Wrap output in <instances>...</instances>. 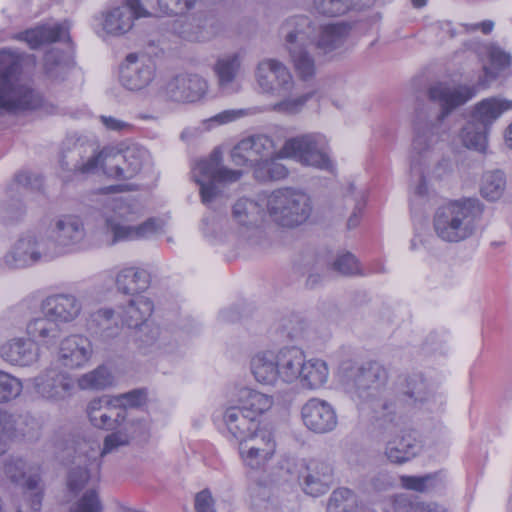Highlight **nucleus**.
I'll return each instance as SVG.
<instances>
[{
    "instance_id": "obj_1",
    "label": "nucleus",
    "mask_w": 512,
    "mask_h": 512,
    "mask_svg": "<svg viewBox=\"0 0 512 512\" xmlns=\"http://www.w3.org/2000/svg\"><path fill=\"white\" fill-rule=\"evenodd\" d=\"M483 72L476 86L436 82L427 89L428 100L439 107V112L435 115L426 114L422 110L417 113L410 152L411 170L417 174L419 181L414 189L416 195L423 197L427 194L426 180L420 167L443 141V136L446 134L442 129L443 120L454 109L473 98L479 89L488 88L497 77V73L486 66Z\"/></svg>"
},
{
    "instance_id": "obj_2",
    "label": "nucleus",
    "mask_w": 512,
    "mask_h": 512,
    "mask_svg": "<svg viewBox=\"0 0 512 512\" xmlns=\"http://www.w3.org/2000/svg\"><path fill=\"white\" fill-rule=\"evenodd\" d=\"M88 150L93 151L91 145L79 140L67 147L60 160L63 170L74 174L94 173L100 166L104 173L116 179H130L141 171L149 160V152L139 146L128 147L123 153H113L104 149L85 159Z\"/></svg>"
},
{
    "instance_id": "obj_3",
    "label": "nucleus",
    "mask_w": 512,
    "mask_h": 512,
    "mask_svg": "<svg viewBox=\"0 0 512 512\" xmlns=\"http://www.w3.org/2000/svg\"><path fill=\"white\" fill-rule=\"evenodd\" d=\"M388 381V371L377 361H368L352 367L344 385L358 409L363 413L374 412L381 414L385 429L396 431L400 418L391 410L392 404L381 399L384 387Z\"/></svg>"
},
{
    "instance_id": "obj_4",
    "label": "nucleus",
    "mask_w": 512,
    "mask_h": 512,
    "mask_svg": "<svg viewBox=\"0 0 512 512\" xmlns=\"http://www.w3.org/2000/svg\"><path fill=\"white\" fill-rule=\"evenodd\" d=\"M140 206L122 197L108 200L103 209L105 227L113 236V243L150 239L164 232L165 221L150 217L138 225H130L141 216Z\"/></svg>"
},
{
    "instance_id": "obj_5",
    "label": "nucleus",
    "mask_w": 512,
    "mask_h": 512,
    "mask_svg": "<svg viewBox=\"0 0 512 512\" xmlns=\"http://www.w3.org/2000/svg\"><path fill=\"white\" fill-rule=\"evenodd\" d=\"M484 206L477 198H461L440 206L433 216V230L447 243H459L475 235Z\"/></svg>"
},
{
    "instance_id": "obj_6",
    "label": "nucleus",
    "mask_w": 512,
    "mask_h": 512,
    "mask_svg": "<svg viewBox=\"0 0 512 512\" xmlns=\"http://www.w3.org/2000/svg\"><path fill=\"white\" fill-rule=\"evenodd\" d=\"M40 104V95L21 78L19 59L7 51H1L0 114H16L33 110Z\"/></svg>"
},
{
    "instance_id": "obj_7",
    "label": "nucleus",
    "mask_w": 512,
    "mask_h": 512,
    "mask_svg": "<svg viewBox=\"0 0 512 512\" xmlns=\"http://www.w3.org/2000/svg\"><path fill=\"white\" fill-rule=\"evenodd\" d=\"M265 207L270 220L285 228H295L304 224L313 212L310 195L291 187L272 191L266 197Z\"/></svg>"
},
{
    "instance_id": "obj_8",
    "label": "nucleus",
    "mask_w": 512,
    "mask_h": 512,
    "mask_svg": "<svg viewBox=\"0 0 512 512\" xmlns=\"http://www.w3.org/2000/svg\"><path fill=\"white\" fill-rule=\"evenodd\" d=\"M222 153L215 149L208 159L196 163L192 176L200 187L201 200L205 205L213 202L221 193L219 184L233 183L242 176L241 170H233L221 165Z\"/></svg>"
},
{
    "instance_id": "obj_9",
    "label": "nucleus",
    "mask_w": 512,
    "mask_h": 512,
    "mask_svg": "<svg viewBox=\"0 0 512 512\" xmlns=\"http://www.w3.org/2000/svg\"><path fill=\"white\" fill-rule=\"evenodd\" d=\"M279 157L293 159L304 166L328 169L331 161L328 156V141L318 133L303 134L287 139L279 150Z\"/></svg>"
},
{
    "instance_id": "obj_10",
    "label": "nucleus",
    "mask_w": 512,
    "mask_h": 512,
    "mask_svg": "<svg viewBox=\"0 0 512 512\" xmlns=\"http://www.w3.org/2000/svg\"><path fill=\"white\" fill-rule=\"evenodd\" d=\"M59 255L51 238L26 234L20 237L4 256V263L10 268H24L39 261H48Z\"/></svg>"
},
{
    "instance_id": "obj_11",
    "label": "nucleus",
    "mask_w": 512,
    "mask_h": 512,
    "mask_svg": "<svg viewBox=\"0 0 512 512\" xmlns=\"http://www.w3.org/2000/svg\"><path fill=\"white\" fill-rule=\"evenodd\" d=\"M38 470V467L28 464L20 456H9L3 462L4 475L12 483L24 488V500L34 512L40 511L44 492Z\"/></svg>"
},
{
    "instance_id": "obj_12",
    "label": "nucleus",
    "mask_w": 512,
    "mask_h": 512,
    "mask_svg": "<svg viewBox=\"0 0 512 512\" xmlns=\"http://www.w3.org/2000/svg\"><path fill=\"white\" fill-rule=\"evenodd\" d=\"M148 15L140 0H125L122 4L110 7L101 13L100 30L97 34L103 39L121 37L133 28L135 19Z\"/></svg>"
},
{
    "instance_id": "obj_13",
    "label": "nucleus",
    "mask_w": 512,
    "mask_h": 512,
    "mask_svg": "<svg viewBox=\"0 0 512 512\" xmlns=\"http://www.w3.org/2000/svg\"><path fill=\"white\" fill-rule=\"evenodd\" d=\"M276 446L273 434L269 430L259 428L239 443V453L247 467L259 470L272 460Z\"/></svg>"
},
{
    "instance_id": "obj_14",
    "label": "nucleus",
    "mask_w": 512,
    "mask_h": 512,
    "mask_svg": "<svg viewBox=\"0 0 512 512\" xmlns=\"http://www.w3.org/2000/svg\"><path fill=\"white\" fill-rule=\"evenodd\" d=\"M273 139L265 134H255L240 140L231 150V160L236 166L250 167L253 171L266 157L275 154Z\"/></svg>"
},
{
    "instance_id": "obj_15",
    "label": "nucleus",
    "mask_w": 512,
    "mask_h": 512,
    "mask_svg": "<svg viewBox=\"0 0 512 512\" xmlns=\"http://www.w3.org/2000/svg\"><path fill=\"white\" fill-rule=\"evenodd\" d=\"M35 391L49 401H63L75 391V380L56 366H49L33 379Z\"/></svg>"
},
{
    "instance_id": "obj_16",
    "label": "nucleus",
    "mask_w": 512,
    "mask_h": 512,
    "mask_svg": "<svg viewBox=\"0 0 512 512\" xmlns=\"http://www.w3.org/2000/svg\"><path fill=\"white\" fill-rule=\"evenodd\" d=\"M256 78L263 92L276 96L288 94L294 86L289 69L275 59L261 61L256 70Z\"/></svg>"
},
{
    "instance_id": "obj_17",
    "label": "nucleus",
    "mask_w": 512,
    "mask_h": 512,
    "mask_svg": "<svg viewBox=\"0 0 512 512\" xmlns=\"http://www.w3.org/2000/svg\"><path fill=\"white\" fill-rule=\"evenodd\" d=\"M208 91L207 81L198 74L182 73L168 80L163 88L165 97L178 103L200 101Z\"/></svg>"
},
{
    "instance_id": "obj_18",
    "label": "nucleus",
    "mask_w": 512,
    "mask_h": 512,
    "mask_svg": "<svg viewBox=\"0 0 512 512\" xmlns=\"http://www.w3.org/2000/svg\"><path fill=\"white\" fill-rule=\"evenodd\" d=\"M155 77V65L146 58L131 53L127 55L120 69V82L128 90L136 91L147 87Z\"/></svg>"
},
{
    "instance_id": "obj_19",
    "label": "nucleus",
    "mask_w": 512,
    "mask_h": 512,
    "mask_svg": "<svg viewBox=\"0 0 512 512\" xmlns=\"http://www.w3.org/2000/svg\"><path fill=\"white\" fill-rule=\"evenodd\" d=\"M40 310L57 324L75 321L82 312L81 301L73 294L58 293L47 296L41 301Z\"/></svg>"
},
{
    "instance_id": "obj_20",
    "label": "nucleus",
    "mask_w": 512,
    "mask_h": 512,
    "mask_svg": "<svg viewBox=\"0 0 512 512\" xmlns=\"http://www.w3.org/2000/svg\"><path fill=\"white\" fill-rule=\"evenodd\" d=\"M90 423L99 429L112 430L127 420L123 409H119L109 395L92 399L86 408Z\"/></svg>"
},
{
    "instance_id": "obj_21",
    "label": "nucleus",
    "mask_w": 512,
    "mask_h": 512,
    "mask_svg": "<svg viewBox=\"0 0 512 512\" xmlns=\"http://www.w3.org/2000/svg\"><path fill=\"white\" fill-rule=\"evenodd\" d=\"M148 433V426L144 420H128L111 430L103 440V446L96 455L104 457L108 454L118 452L121 448L128 446L133 440L145 438Z\"/></svg>"
},
{
    "instance_id": "obj_22",
    "label": "nucleus",
    "mask_w": 512,
    "mask_h": 512,
    "mask_svg": "<svg viewBox=\"0 0 512 512\" xmlns=\"http://www.w3.org/2000/svg\"><path fill=\"white\" fill-rule=\"evenodd\" d=\"M304 425L319 434L331 432L337 426V415L334 408L325 400L309 399L301 409Z\"/></svg>"
},
{
    "instance_id": "obj_23",
    "label": "nucleus",
    "mask_w": 512,
    "mask_h": 512,
    "mask_svg": "<svg viewBox=\"0 0 512 512\" xmlns=\"http://www.w3.org/2000/svg\"><path fill=\"white\" fill-rule=\"evenodd\" d=\"M93 355L90 339L82 334H72L61 340L58 360L70 369H77L87 364Z\"/></svg>"
},
{
    "instance_id": "obj_24",
    "label": "nucleus",
    "mask_w": 512,
    "mask_h": 512,
    "mask_svg": "<svg viewBox=\"0 0 512 512\" xmlns=\"http://www.w3.org/2000/svg\"><path fill=\"white\" fill-rule=\"evenodd\" d=\"M1 358L13 366L30 367L40 359V348L29 338L14 337L0 347Z\"/></svg>"
},
{
    "instance_id": "obj_25",
    "label": "nucleus",
    "mask_w": 512,
    "mask_h": 512,
    "mask_svg": "<svg viewBox=\"0 0 512 512\" xmlns=\"http://www.w3.org/2000/svg\"><path fill=\"white\" fill-rule=\"evenodd\" d=\"M59 254L61 248L72 247L81 243L86 237L83 219L79 215L65 214L59 216L51 230Z\"/></svg>"
},
{
    "instance_id": "obj_26",
    "label": "nucleus",
    "mask_w": 512,
    "mask_h": 512,
    "mask_svg": "<svg viewBox=\"0 0 512 512\" xmlns=\"http://www.w3.org/2000/svg\"><path fill=\"white\" fill-rule=\"evenodd\" d=\"M334 470L330 462L314 459L307 465V474L304 477V491L317 497L326 493L333 483Z\"/></svg>"
},
{
    "instance_id": "obj_27",
    "label": "nucleus",
    "mask_w": 512,
    "mask_h": 512,
    "mask_svg": "<svg viewBox=\"0 0 512 512\" xmlns=\"http://www.w3.org/2000/svg\"><path fill=\"white\" fill-rule=\"evenodd\" d=\"M286 49L292 46L314 44L315 26L309 17L297 15L288 18L281 27Z\"/></svg>"
},
{
    "instance_id": "obj_28",
    "label": "nucleus",
    "mask_w": 512,
    "mask_h": 512,
    "mask_svg": "<svg viewBox=\"0 0 512 512\" xmlns=\"http://www.w3.org/2000/svg\"><path fill=\"white\" fill-rule=\"evenodd\" d=\"M223 421L230 435L239 443L259 429V420L252 418L236 403L226 408Z\"/></svg>"
},
{
    "instance_id": "obj_29",
    "label": "nucleus",
    "mask_w": 512,
    "mask_h": 512,
    "mask_svg": "<svg viewBox=\"0 0 512 512\" xmlns=\"http://www.w3.org/2000/svg\"><path fill=\"white\" fill-rule=\"evenodd\" d=\"M68 30L66 24L43 25L21 32L16 38L25 41L31 49H36L45 43L68 41Z\"/></svg>"
},
{
    "instance_id": "obj_30",
    "label": "nucleus",
    "mask_w": 512,
    "mask_h": 512,
    "mask_svg": "<svg viewBox=\"0 0 512 512\" xmlns=\"http://www.w3.org/2000/svg\"><path fill=\"white\" fill-rule=\"evenodd\" d=\"M279 380L294 383L299 380L304 365L305 354L298 347H284L277 351Z\"/></svg>"
},
{
    "instance_id": "obj_31",
    "label": "nucleus",
    "mask_w": 512,
    "mask_h": 512,
    "mask_svg": "<svg viewBox=\"0 0 512 512\" xmlns=\"http://www.w3.org/2000/svg\"><path fill=\"white\" fill-rule=\"evenodd\" d=\"M26 334L34 343H39L45 347L54 346L62 335V329L50 317L43 315L31 319L26 325Z\"/></svg>"
},
{
    "instance_id": "obj_32",
    "label": "nucleus",
    "mask_w": 512,
    "mask_h": 512,
    "mask_svg": "<svg viewBox=\"0 0 512 512\" xmlns=\"http://www.w3.org/2000/svg\"><path fill=\"white\" fill-rule=\"evenodd\" d=\"M250 369L257 382L274 385L279 380L277 352L273 350L257 352L251 358Z\"/></svg>"
},
{
    "instance_id": "obj_33",
    "label": "nucleus",
    "mask_w": 512,
    "mask_h": 512,
    "mask_svg": "<svg viewBox=\"0 0 512 512\" xmlns=\"http://www.w3.org/2000/svg\"><path fill=\"white\" fill-rule=\"evenodd\" d=\"M232 221L241 230H251L259 226L263 218L261 205L251 198H240L232 206Z\"/></svg>"
},
{
    "instance_id": "obj_34",
    "label": "nucleus",
    "mask_w": 512,
    "mask_h": 512,
    "mask_svg": "<svg viewBox=\"0 0 512 512\" xmlns=\"http://www.w3.org/2000/svg\"><path fill=\"white\" fill-rule=\"evenodd\" d=\"M235 403L252 418L258 420L260 415L271 409L274 400L268 394L248 387H242L237 390Z\"/></svg>"
},
{
    "instance_id": "obj_35",
    "label": "nucleus",
    "mask_w": 512,
    "mask_h": 512,
    "mask_svg": "<svg viewBox=\"0 0 512 512\" xmlns=\"http://www.w3.org/2000/svg\"><path fill=\"white\" fill-rule=\"evenodd\" d=\"M115 282L120 292L138 296L148 289L150 285V275L145 269L126 267L118 272Z\"/></svg>"
},
{
    "instance_id": "obj_36",
    "label": "nucleus",
    "mask_w": 512,
    "mask_h": 512,
    "mask_svg": "<svg viewBox=\"0 0 512 512\" xmlns=\"http://www.w3.org/2000/svg\"><path fill=\"white\" fill-rule=\"evenodd\" d=\"M512 110V100L490 97L481 100L475 105L473 118L478 125L489 127L504 113Z\"/></svg>"
},
{
    "instance_id": "obj_37",
    "label": "nucleus",
    "mask_w": 512,
    "mask_h": 512,
    "mask_svg": "<svg viewBox=\"0 0 512 512\" xmlns=\"http://www.w3.org/2000/svg\"><path fill=\"white\" fill-rule=\"evenodd\" d=\"M153 312V302L143 296H133L128 304L121 308L119 316L129 328H138L146 322Z\"/></svg>"
},
{
    "instance_id": "obj_38",
    "label": "nucleus",
    "mask_w": 512,
    "mask_h": 512,
    "mask_svg": "<svg viewBox=\"0 0 512 512\" xmlns=\"http://www.w3.org/2000/svg\"><path fill=\"white\" fill-rule=\"evenodd\" d=\"M241 68V59L237 53L225 54L217 58L212 70L222 91L231 92L232 85Z\"/></svg>"
},
{
    "instance_id": "obj_39",
    "label": "nucleus",
    "mask_w": 512,
    "mask_h": 512,
    "mask_svg": "<svg viewBox=\"0 0 512 512\" xmlns=\"http://www.w3.org/2000/svg\"><path fill=\"white\" fill-rule=\"evenodd\" d=\"M349 32L350 26L344 22L322 25L315 46L324 53H330L345 43Z\"/></svg>"
},
{
    "instance_id": "obj_40",
    "label": "nucleus",
    "mask_w": 512,
    "mask_h": 512,
    "mask_svg": "<svg viewBox=\"0 0 512 512\" xmlns=\"http://www.w3.org/2000/svg\"><path fill=\"white\" fill-rule=\"evenodd\" d=\"M119 317L111 308H100L90 315L89 329L103 339L114 338L120 332Z\"/></svg>"
},
{
    "instance_id": "obj_41",
    "label": "nucleus",
    "mask_w": 512,
    "mask_h": 512,
    "mask_svg": "<svg viewBox=\"0 0 512 512\" xmlns=\"http://www.w3.org/2000/svg\"><path fill=\"white\" fill-rule=\"evenodd\" d=\"M418 453L416 439L410 434L396 436L386 443L385 455L387 459L396 464L410 461Z\"/></svg>"
},
{
    "instance_id": "obj_42",
    "label": "nucleus",
    "mask_w": 512,
    "mask_h": 512,
    "mask_svg": "<svg viewBox=\"0 0 512 512\" xmlns=\"http://www.w3.org/2000/svg\"><path fill=\"white\" fill-rule=\"evenodd\" d=\"M312 46H292L286 49L297 76L304 81L311 80L316 74V61L311 53Z\"/></svg>"
},
{
    "instance_id": "obj_43",
    "label": "nucleus",
    "mask_w": 512,
    "mask_h": 512,
    "mask_svg": "<svg viewBox=\"0 0 512 512\" xmlns=\"http://www.w3.org/2000/svg\"><path fill=\"white\" fill-rule=\"evenodd\" d=\"M100 468V463L96 458L91 460L89 457L88 463L86 460L83 462L79 459L77 465L73 466L67 475V489L72 494H78L88 484L93 474H97Z\"/></svg>"
},
{
    "instance_id": "obj_44",
    "label": "nucleus",
    "mask_w": 512,
    "mask_h": 512,
    "mask_svg": "<svg viewBox=\"0 0 512 512\" xmlns=\"http://www.w3.org/2000/svg\"><path fill=\"white\" fill-rule=\"evenodd\" d=\"M329 369L327 363L318 358L304 360V365L299 377L302 387L315 390L321 388L328 380Z\"/></svg>"
},
{
    "instance_id": "obj_45",
    "label": "nucleus",
    "mask_w": 512,
    "mask_h": 512,
    "mask_svg": "<svg viewBox=\"0 0 512 512\" xmlns=\"http://www.w3.org/2000/svg\"><path fill=\"white\" fill-rule=\"evenodd\" d=\"M115 384V376L107 365H99L95 369L82 374L77 379L81 390L102 391Z\"/></svg>"
},
{
    "instance_id": "obj_46",
    "label": "nucleus",
    "mask_w": 512,
    "mask_h": 512,
    "mask_svg": "<svg viewBox=\"0 0 512 512\" xmlns=\"http://www.w3.org/2000/svg\"><path fill=\"white\" fill-rule=\"evenodd\" d=\"M387 512H446V510L436 503L421 502L416 497L401 494L391 500Z\"/></svg>"
},
{
    "instance_id": "obj_47",
    "label": "nucleus",
    "mask_w": 512,
    "mask_h": 512,
    "mask_svg": "<svg viewBox=\"0 0 512 512\" xmlns=\"http://www.w3.org/2000/svg\"><path fill=\"white\" fill-rule=\"evenodd\" d=\"M279 151L275 150V154L271 157H266L261 164L253 171L254 177L261 181H277L287 177L288 169L285 165L278 162L282 157L278 156Z\"/></svg>"
},
{
    "instance_id": "obj_48",
    "label": "nucleus",
    "mask_w": 512,
    "mask_h": 512,
    "mask_svg": "<svg viewBox=\"0 0 512 512\" xmlns=\"http://www.w3.org/2000/svg\"><path fill=\"white\" fill-rule=\"evenodd\" d=\"M506 189V178L502 171H490L484 174L480 193L488 201L499 200Z\"/></svg>"
},
{
    "instance_id": "obj_49",
    "label": "nucleus",
    "mask_w": 512,
    "mask_h": 512,
    "mask_svg": "<svg viewBox=\"0 0 512 512\" xmlns=\"http://www.w3.org/2000/svg\"><path fill=\"white\" fill-rule=\"evenodd\" d=\"M488 129L482 125L468 123L461 132L464 145L477 151H484L487 147Z\"/></svg>"
},
{
    "instance_id": "obj_50",
    "label": "nucleus",
    "mask_w": 512,
    "mask_h": 512,
    "mask_svg": "<svg viewBox=\"0 0 512 512\" xmlns=\"http://www.w3.org/2000/svg\"><path fill=\"white\" fill-rule=\"evenodd\" d=\"M111 398L119 409L125 411L127 420H138L131 416L129 409L144 405L147 400V392L145 389H134L127 393L111 396Z\"/></svg>"
},
{
    "instance_id": "obj_51",
    "label": "nucleus",
    "mask_w": 512,
    "mask_h": 512,
    "mask_svg": "<svg viewBox=\"0 0 512 512\" xmlns=\"http://www.w3.org/2000/svg\"><path fill=\"white\" fill-rule=\"evenodd\" d=\"M346 205L353 206V211L347 221L348 228H355L360 221V214L365 207L366 196L364 190H357V188L350 184L348 193L345 196Z\"/></svg>"
},
{
    "instance_id": "obj_52",
    "label": "nucleus",
    "mask_w": 512,
    "mask_h": 512,
    "mask_svg": "<svg viewBox=\"0 0 512 512\" xmlns=\"http://www.w3.org/2000/svg\"><path fill=\"white\" fill-rule=\"evenodd\" d=\"M22 390L23 384L19 378L0 370V404L18 398Z\"/></svg>"
},
{
    "instance_id": "obj_53",
    "label": "nucleus",
    "mask_w": 512,
    "mask_h": 512,
    "mask_svg": "<svg viewBox=\"0 0 512 512\" xmlns=\"http://www.w3.org/2000/svg\"><path fill=\"white\" fill-rule=\"evenodd\" d=\"M9 418L10 440L18 437H27L32 435V432L36 426V422L31 416L27 414L23 415L9 413Z\"/></svg>"
},
{
    "instance_id": "obj_54",
    "label": "nucleus",
    "mask_w": 512,
    "mask_h": 512,
    "mask_svg": "<svg viewBox=\"0 0 512 512\" xmlns=\"http://www.w3.org/2000/svg\"><path fill=\"white\" fill-rule=\"evenodd\" d=\"M42 185L43 179L40 175L30 172H19L15 175L13 182L9 185L7 194L13 197L14 193L19 194L20 190L23 189L40 190Z\"/></svg>"
},
{
    "instance_id": "obj_55",
    "label": "nucleus",
    "mask_w": 512,
    "mask_h": 512,
    "mask_svg": "<svg viewBox=\"0 0 512 512\" xmlns=\"http://www.w3.org/2000/svg\"><path fill=\"white\" fill-rule=\"evenodd\" d=\"M438 473L426 474L424 476H400V484L407 490L426 492L437 484Z\"/></svg>"
},
{
    "instance_id": "obj_56",
    "label": "nucleus",
    "mask_w": 512,
    "mask_h": 512,
    "mask_svg": "<svg viewBox=\"0 0 512 512\" xmlns=\"http://www.w3.org/2000/svg\"><path fill=\"white\" fill-rule=\"evenodd\" d=\"M103 505L94 488L87 489L71 506L69 512H102Z\"/></svg>"
},
{
    "instance_id": "obj_57",
    "label": "nucleus",
    "mask_w": 512,
    "mask_h": 512,
    "mask_svg": "<svg viewBox=\"0 0 512 512\" xmlns=\"http://www.w3.org/2000/svg\"><path fill=\"white\" fill-rule=\"evenodd\" d=\"M314 8L322 15L336 17L352 9L348 0H314Z\"/></svg>"
},
{
    "instance_id": "obj_58",
    "label": "nucleus",
    "mask_w": 512,
    "mask_h": 512,
    "mask_svg": "<svg viewBox=\"0 0 512 512\" xmlns=\"http://www.w3.org/2000/svg\"><path fill=\"white\" fill-rule=\"evenodd\" d=\"M196 0H158L159 10L166 16L183 15L193 8Z\"/></svg>"
},
{
    "instance_id": "obj_59",
    "label": "nucleus",
    "mask_w": 512,
    "mask_h": 512,
    "mask_svg": "<svg viewBox=\"0 0 512 512\" xmlns=\"http://www.w3.org/2000/svg\"><path fill=\"white\" fill-rule=\"evenodd\" d=\"M270 491L266 487L258 486L252 494V508L255 512H276L277 507L269 500Z\"/></svg>"
},
{
    "instance_id": "obj_60",
    "label": "nucleus",
    "mask_w": 512,
    "mask_h": 512,
    "mask_svg": "<svg viewBox=\"0 0 512 512\" xmlns=\"http://www.w3.org/2000/svg\"><path fill=\"white\" fill-rule=\"evenodd\" d=\"M333 268L342 275H354L359 272L357 260L351 253L339 255L333 263Z\"/></svg>"
},
{
    "instance_id": "obj_61",
    "label": "nucleus",
    "mask_w": 512,
    "mask_h": 512,
    "mask_svg": "<svg viewBox=\"0 0 512 512\" xmlns=\"http://www.w3.org/2000/svg\"><path fill=\"white\" fill-rule=\"evenodd\" d=\"M311 94L307 93L295 98L284 99L273 106V110L285 113H297L310 99Z\"/></svg>"
},
{
    "instance_id": "obj_62",
    "label": "nucleus",
    "mask_w": 512,
    "mask_h": 512,
    "mask_svg": "<svg viewBox=\"0 0 512 512\" xmlns=\"http://www.w3.org/2000/svg\"><path fill=\"white\" fill-rule=\"evenodd\" d=\"M408 389L405 393L415 401H424L427 395V385L421 376H413L407 380Z\"/></svg>"
},
{
    "instance_id": "obj_63",
    "label": "nucleus",
    "mask_w": 512,
    "mask_h": 512,
    "mask_svg": "<svg viewBox=\"0 0 512 512\" xmlns=\"http://www.w3.org/2000/svg\"><path fill=\"white\" fill-rule=\"evenodd\" d=\"M486 54L491 62V65L496 69H503L510 64V54L503 51L500 47L489 45L486 47Z\"/></svg>"
},
{
    "instance_id": "obj_64",
    "label": "nucleus",
    "mask_w": 512,
    "mask_h": 512,
    "mask_svg": "<svg viewBox=\"0 0 512 512\" xmlns=\"http://www.w3.org/2000/svg\"><path fill=\"white\" fill-rule=\"evenodd\" d=\"M351 497L352 492L349 489L341 488L334 490L329 498L328 511L339 512L338 509H341L342 512H345L346 506L343 503Z\"/></svg>"
}]
</instances>
